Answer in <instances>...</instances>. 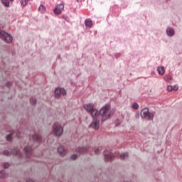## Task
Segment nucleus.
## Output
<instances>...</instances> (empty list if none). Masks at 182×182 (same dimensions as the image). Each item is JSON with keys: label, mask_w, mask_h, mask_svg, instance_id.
Wrapping results in <instances>:
<instances>
[{"label": "nucleus", "mask_w": 182, "mask_h": 182, "mask_svg": "<svg viewBox=\"0 0 182 182\" xmlns=\"http://www.w3.org/2000/svg\"><path fill=\"white\" fill-rule=\"evenodd\" d=\"M71 159H72V160H76V159H77V155L73 154V155L71 156Z\"/></svg>", "instance_id": "c85d7f7f"}, {"label": "nucleus", "mask_w": 182, "mask_h": 182, "mask_svg": "<svg viewBox=\"0 0 182 182\" xmlns=\"http://www.w3.org/2000/svg\"><path fill=\"white\" fill-rule=\"evenodd\" d=\"M166 33H167L168 36H173L174 35V29L168 28L166 30Z\"/></svg>", "instance_id": "2eb2a0df"}, {"label": "nucleus", "mask_w": 182, "mask_h": 182, "mask_svg": "<svg viewBox=\"0 0 182 182\" xmlns=\"http://www.w3.org/2000/svg\"><path fill=\"white\" fill-rule=\"evenodd\" d=\"M0 38L4 39L7 43H11V42H12V36L5 31H0Z\"/></svg>", "instance_id": "20e7f679"}, {"label": "nucleus", "mask_w": 182, "mask_h": 182, "mask_svg": "<svg viewBox=\"0 0 182 182\" xmlns=\"http://www.w3.org/2000/svg\"><path fill=\"white\" fill-rule=\"evenodd\" d=\"M38 11L41 12V14H43L45 11H46V7H45L43 5H41L38 8Z\"/></svg>", "instance_id": "a211bd4d"}, {"label": "nucleus", "mask_w": 182, "mask_h": 182, "mask_svg": "<svg viewBox=\"0 0 182 182\" xmlns=\"http://www.w3.org/2000/svg\"><path fill=\"white\" fill-rule=\"evenodd\" d=\"M2 4L5 5V6H9V0H2Z\"/></svg>", "instance_id": "5701e85b"}, {"label": "nucleus", "mask_w": 182, "mask_h": 182, "mask_svg": "<svg viewBox=\"0 0 182 182\" xmlns=\"http://www.w3.org/2000/svg\"><path fill=\"white\" fill-rule=\"evenodd\" d=\"M6 85L7 86V87H10L12 85V83H11V82H7V83L6 84Z\"/></svg>", "instance_id": "473e14b6"}, {"label": "nucleus", "mask_w": 182, "mask_h": 182, "mask_svg": "<svg viewBox=\"0 0 182 182\" xmlns=\"http://www.w3.org/2000/svg\"><path fill=\"white\" fill-rule=\"evenodd\" d=\"M90 114L93 119H95V117H97V116L100 114V116H102V122H105V120H107L110 116L114 114V109H110V105H106L100 109V112L97 109H92Z\"/></svg>", "instance_id": "f257e3e1"}, {"label": "nucleus", "mask_w": 182, "mask_h": 182, "mask_svg": "<svg viewBox=\"0 0 182 182\" xmlns=\"http://www.w3.org/2000/svg\"><path fill=\"white\" fill-rule=\"evenodd\" d=\"M132 107H133L134 109H139V104H137V103H134V104L132 105Z\"/></svg>", "instance_id": "a878e982"}, {"label": "nucleus", "mask_w": 182, "mask_h": 182, "mask_svg": "<svg viewBox=\"0 0 182 182\" xmlns=\"http://www.w3.org/2000/svg\"><path fill=\"white\" fill-rule=\"evenodd\" d=\"M101 151H102V149H97L95 150L94 153L95 154H99Z\"/></svg>", "instance_id": "bb28decb"}, {"label": "nucleus", "mask_w": 182, "mask_h": 182, "mask_svg": "<svg viewBox=\"0 0 182 182\" xmlns=\"http://www.w3.org/2000/svg\"><path fill=\"white\" fill-rule=\"evenodd\" d=\"M173 90H178V86L175 85V86L173 87Z\"/></svg>", "instance_id": "72a5a7b5"}, {"label": "nucleus", "mask_w": 182, "mask_h": 182, "mask_svg": "<svg viewBox=\"0 0 182 182\" xmlns=\"http://www.w3.org/2000/svg\"><path fill=\"white\" fill-rule=\"evenodd\" d=\"M10 1H14V0H10Z\"/></svg>", "instance_id": "c9c22d12"}, {"label": "nucleus", "mask_w": 182, "mask_h": 182, "mask_svg": "<svg viewBox=\"0 0 182 182\" xmlns=\"http://www.w3.org/2000/svg\"><path fill=\"white\" fill-rule=\"evenodd\" d=\"M63 9H65V5H63V4H58L54 9V14L59 15L62 14V11H63Z\"/></svg>", "instance_id": "0eeeda50"}, {"label": "nucleus", "mask_w": 182, "mask_h": 182, "mask_svg": "<svg viewBox=\"0 0 182 182\" xmlns=\"http://www.w3.org/2000/svg\"><path fill=\"white\" fill-rule=\"evenodd\" d=\"M58 151L60 156L66 155V150H65V148H63V146L58 147Z\"/></svg>", "instance_id": "f8f14e48"}, {"label": "nucleus", "mask_w": 182, "mask_h": 182, "mask_svg": "<svg viewBox=\"0 0 182 182\" xmlns=\"http://www.w3.org/2000/svg\"><path fill=\"white\" fill-rule=\"evenodd\" d=\"M164 79H165L166 82H170V80H171V76L166 75L164 77Z\"/></svg>", "instance_id": "b1692460"}, {"label": "nucleus", "mask_w": 182, "mask_h": 182, "mask_svg": "<svg viewBox=\"0 0 182 182\" xmlns=\"http://www.w3.org/2000/svg\"><path fill=\"white\" fill-rule=\"evenodd\" d=\"M12 154L16 155V154H19V150L16 148H14L11 150Z\"/></svg>", "instance_id": "412c9836"}, {"label": "nucleus", "mask_w": 182, "mask_h": 182, "mask_svg": "<svg viewBox=\"0 0 182 182\" xmlns=\"http://www.w3.org/2000/svg\"><path fill=\"white\" fill-rule=\"evenodd\" d=\"M168 92H171L173 90V87L171 85H168L167 87Z\"/></svg>", "instance_id": "cd10ccee"}, {"label": "nucleus", "mask_w": 182, "mask_h": 182, "mask_svg": "<svg viewBox=\"0 0 182 182\" xmlns=\"http://www.w3.org/2000/svg\"><path fill=\"white\" fill-rule=\"evenodd\" d=\"M93 107H95V105H93V104H87L84 106V109H85L86 111L89 113H90L93 110Z\"/></svg>", "instance_id": "9b49d317"}, {"label": "nucleus", "mask_w": 182, "mask_h": 182, "mask_svg": "<svg viewBox=\"0 0 182 182\" xmlns=\"http://www.w3.org/2000/svg\"><path fill=\"white\" fill-rule=\"evenodd\" d=\"M129 157V154L128 153H124L120 155V159L121 160H125V159H127Z\"/></svg>", "instance_id": "6ab92c4d"}, {"label": "nucleus", "mask_w": 182, "mask_h": 182, "mask_svg": "<svg viewBox=\"0 0 182 182\" xmlns=\"http://www.w3.org/2000/svg\"><path fill=\"white\" fill-rule=\"evenodd\" d=\"M4 168H8L9 167V164L5 163V164H4Z\"/></svg>", "instance_id": "c756f323"}, {"label": "nucleus", "mask_w": 182, "mask_h": 182, "mask_svg": "<svg viewBox=\"0 0 182 182\" xmlns=\"http://www.w3.org/2000/svg\"><path fill=\"white\" fill-rule=\"evenodd\" d=\"M141 117H142V119H146V117H148V119L149 120H153V119L154 118V115L150 112H149V108H144L141 111Z\"/></svg>", "instance_id": "7ed1b4c3"}, {"label": "nucleus", "mask_w": 182, "mask_h": 182, "mask_svg": "<svg viewBox=\"0 0 182 182\" xmlns=\"http://www.w3.org/2000/svg\"><path fill=\"white\" fill-rule=\"evenodd\" d=\"M8 175L6 174V172L5 171H1L0 172V178H6Z\"/></svg>", "instance_id": "f3484780"}, {"label": "nucleus", "mask_w": 182, "mask_h": 182, "mask_svg": "<svg viewBox=\"0 0 182 182\" xmlns=\"http://www.w3.org/2000/svg\"><path fill=\"white\" fill-rule=\"evenodd\" d=\"M30 102H31V105H36V100L35 98H31L30 100Z\"/></svg>", "instance_id": "393cba45"}, {"label": "nucleus", "mask_w": 182, "mask_h": 182, "mask_svg": "<svg viewBox=\"0 0 182 182\" xmlns=\"http://www.w3.org/2000/svg\"><path fill=\"white\" fill-rule=\"evenodd\" d=\"M4 154H5V156H9V151H7V150L4 151Z\"/></svg>", "instance_id": "7c9ffc66"}, {"label": "nucleus", "mask_w": 182, "mask_h": 182, "mask_svg": "<svg viewBox=\"0 0 182 182\" xmlns=\"http://www.w3.org/2000/svg\"><path fill=\"white\" fill-rule=\"evenodd\" d=\"M53 133L55 136H62L63 134V127L58 122H55L53 127Z\"/></svg>", "instance_id": "f03ea898"}, {"label": "nucleus", "mask_w": 182, "mask_h": 182, "mask_svg": "<svg viewBox=\"0 0 182 182\" xmlns=\"http://www.w3.org/2000/svg\"><path fill=\"white\" fill-rule=\"evenodd\" d=\"M104 156L105 161H112V160L114 159V156L109 151H105L104 152Z\"/></svg>", "instance_id": "39448f33"}, {"label": "nucleus", "mask_w": 182, "mask_h": 182, "mask_svg": "<svg viewBox=\"0 0 182 182\" xmlns=\"http://www.w3.org/2000/svg\"><path fill=\"white\" fill-rule=\"evenodd\" d=\"M28 2H29V0H21V4L23 6H26V5H28Z\"/></svg>", "instance_id": "4be33fe9"}, {"label": "nucleus", "mask_w": 182, "mask_h": 182, "mask_svg": "<svg viewBox=\"0 0 182 182\" xmlns=\"http://www.w3.org/2000/svg\"><path fill=\"white\" fill-rule=\"evenodd\" d=\"M33 140H34V141H37L38 143H41V141H42V138L38 134H34L33 135Z\"/></svg>", "instance_id": "ddd939ff"}, {"label": "nucleus", "mask_w": 182, "mask_h": 182, "mask_svg": "<svg viewBox=\"0 0 182 182\" xmlns=\"http://www.w3.org/2000/svg\"><path fill=\"white\" fill-rule=\"evenodd\" d=\"M90 126V127H92V129H95V130H97V129H99L100 127V121L98 119H94Z\"/></svg>", "instance_id": "6e6552de"}, {"label": "nucleus", "mask_w": 182, "mask_h": 182, "mask_svg": "<svg viewBox=\"0 0 182 182\" xmlns=\"http://www.w3.org/2000/svg\"><path fill=\"white\" fill-rule=\"evenodd\" d=\"M20 134H21V132H16V137H18V138L21 137Z\"/></svg>", "instance_id": "2f4dec72"}, {"label": "nucleus", "mask_w": 182, "mask_h": 182, "mask_svg": "<svg viewBox=\"0 0 182 182\" xmlns=\"http://www.w3.org/2000/svg\"><path fill=\"white\" fill-rule=\"evenodd\" d=\"M26 182H34L32 179H27Z\"/></svg>", "instance_id": "f704fd0d"}, {"label": "nucleus", "mask_w": 182, "mask_h": 182, "mask_svg": "<svg viewBox=\"0 0 182 182\" xmlns=\"http://www.w3.org/2000/svg\"><path fill=\"white\" fill-rule=\"evenodd\" d=\"M15 132H11V134H9L6 136V140L8 141H11V139H12V135L14 134Z\"/></svg>", "instance_id": "aec40b11"}, {"label": "nucleus", "mask_w": 182, "mask_h": 182, "mask_svg": "<svg viewBox=\"0 0 182 182\" xmlns=\"http://www.w3.org/2000/svg\"><path fill=\"white\" fill-rule=\"evenodd\" d=\"M159 75H164L165 71H164V67H158L157 68Z\"/></svg>", "instance_id": "dca6fc26"}, {"label": "nucleus", "mask_w": 182, "mask_h": 182, "mask_svg": "<svg viewBox=\"0 0 182 182\" xmlns=\"http://www.w3.org/2000/svg\"><path fill=\"white\" fill-rule=\"evenodd\" d=\"M85 25L87 26V28H92V26H93V23L92 21L87 19L85 21Z\"/></svg>", "instance_id": "4468645a"}, {"label": "nucleus", "mask_w": 182, "mask_h": 182, "mask_svg": "<svg viewBox=\"0 0 182 182\" xmlns=\"http://www.w3.org/2000/svg\"><path fill=\"white\" fill-rule=\"evenodd\" d=\"M24 152L27 158L31 157L32 156V148L31 146H26L24 148Z\"/></svg>", "instance_id": "1a4fd4ad"}, {"label": "nucleus", "mask_w": 182, "mask_h": 182, "mask_svg": "<svg viewBox=\"0 0 182 182\" xmlns=\"http://www.w3.org/2000/svg\"><path fill=\"white\" fill-rule=\"evenodd\" d=\"M60 95H63V96H65L66 95V90L63 88H56L55 90V97H59Z\"/></svg>", "instance_id": "423d86ee"}, {"label": "nucleus", "mask_w": 182, "mask_h": 182, "mask_svg": "<svg viewBox=\"0 0 182 182\" xmlns=\"http://www.w3.org/2000/svg\"><path fill=\"white\" fill-rule=\"evenodd\" d=\"M93 150L92 148H86V147H80L77 148L76 151L77 153H86L87 151H90Z\"/></svg>", "instance_id": "9d476101"}]
</instances>
